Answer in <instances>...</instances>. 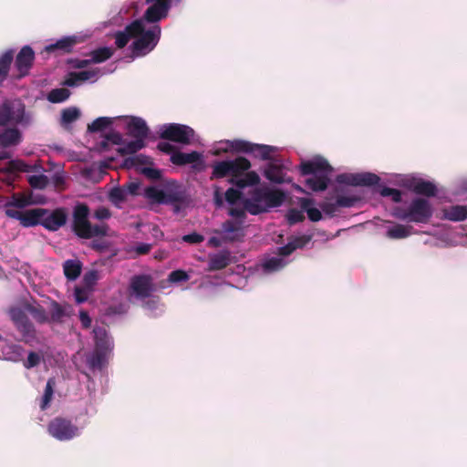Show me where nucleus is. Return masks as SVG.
I'll list each match as a JSON object with an SVG mask.
<instances>
[{"instance_id":"f257e3e1","label":"nucleus","mask_w":467,"mask_h":467,"mask_svg":"<svg viewBox=\"0 0 467 467\" xmlns=\"http://www.w3.org/2000/svg\"><path fill=\"white\" fill-rule=\"evenodd\" d=\"M285 200V194L282 190L261 187L253 190L250 197L243 201V205L250 214L258 215L281 206Z\"/></svg>"},{"instance_id":"f03ea898","label":"nucleus","mask_w":467,"mask_h":467,"mask_svg":"<svg viewBox=\"0 0 467 467\" xmlns=\"http://www.w3.org/2000/svg\"><path fill=\"white\" fill-rule=\"evenodd\" d=\"M433 214L431 203L423 197L414 198L407 208L396 207L393 215L402 221L426 223Z\"/></svg>"},{"instance_id":"7ed1b4c3","label":"nucleus","mask_w":467,"mask_h":467,"mask_svg":"<svg viewBox=\"0 0 467 467\" xmlns=\"http://www.w3.org/2000/svg\"><path fill=\"white\" fill-rule=\"evenodd\" d=\"M252 164L245 157L230 160L231 178L228 182L238 189L255 186L260 182V177L254 171H249Z\"/></svg>"},{"instance_id":"20e7f679","label":"nucleus","mask_w":467,"mask_h":467,"mask_svg":"<svg viewBox=\"0 0 467 467\" xmlns=\"http://www.w3.org/2000/svg\"><path fill=\"white\" fill-rule=\"evenodd\" d=\"M165 204L171 205L174 213L189 207L192 202V197L187 188L177 181H169L166 183Z\"/></svg>"},{"instance_id":"39448f33","label":"nucleus","mask_w":467,"mask_h":467,"mask_svg":"<svg viewBox=\"0 0 467 467\" xmlns=\"http://www.w3.org/2000/svg\"><path fill=\"white\" fill-rule=\"evenodd\" d=\"M10 318L14 322L16 329L22 336V340L32 346L36 341V330L34 324L20 307H13L9 311Z\"/></svg>"},{"instance_id":"423d86ee","label":"nucleus","mask_w":467,"mask_h":467,"mask_svg":"<svg viewBox=\"0 0 467 467\" xmlns=\"http://www.w3.org/2000/svg\"><path fill=\"white\" fill-rule=\"evenodd\" d=\"M161 26H152L150 29L145 30L138 35L137 39L131 45L132 53L136 56L144 55L146 52L152 50L158 44L161 37Z\"/></svg>"},{"instance_id":"0eeeda50","label":"nucleus","mask_w":467,"mask_h":467,"mask_svg":"<svg viewBox=\"0 0 467 467\" xmlns=\"http://www.w3.org/2000/svg\"><path fill=\"white\" fill-rule=\"evenodd\" d=\"M231 149L239 153H250L255 158L263 161H269L272 159V154L275 151L276 148L265 144L253 143L244 140H234L230 141Z\"/></svg>"},{"instance_id":"6e6552de","label":"nucleus","mask_w":467,"mask_h":467,"mask_svg":"<svg viewBox=\"0 0 467 467\" xmlns=\"http://www.w3.org/2000/svg\"><path fill=\"white\" fill-rule=\"evenodd\" d=\"M47 431L58 441H69L79 435L78 426L74 425L71 420L61 417L50 420L47 425Z\"/></svg>"},{"instance_id":"1a4fd4ad","label":"nucleus","mask_w":467,"mask_h":467,"mask_svg":"<svg viewBox=\"0 0 467 467\" xmlns=\"http://www.w3.org/2000/svg\"><path fill=\"white\" fill-rule=\"evenodd\" d=\"M193 135L194 130L191 127L177 123L163 125L160 133L163 140L186 145L191 143Z\"/></svg>"},{"instance_id":"9d476101","label":"nucleus","mask_w":467,"mask_h":467,"mask_svg":"<svg viewBox=\"0 0 467 467\" xmlns=\"http://www.w3.org/2000/svg\"><path fill=\"white\" fill-rule=\"evenodd\" d=\"M88 213L89 209L84 203L76 205L73 211L72 231L82 239H90Z\"/></svg>"},{"instance_id":"9b49d317","label":"nucleus","mask_w":467,"mask_h":467,"mask_svg":"<svg viewBox=\"0 0 467 467\" xmlns=\"http://www.w3.org/2000/svg\"><path fill=\"white\" fill-rule=\"evenodd\" d=\"M34 61V50L29 46H24L16 57L12 78L18 80L29 75Z\"/></svg>"},{"instance_id":"f8f14e48","label":"nucleus","mask_w":467,"mask_h":467,"mask_svg":"<svg viewBox=\"0 0 467 467\" xmlns=\"http://www.w3.org/2000/svg\"><path fill=\"white\" fill-rule=\"evenodd\" d=\"M47 213L45 208H35L19 212L15 209H6L5 215L9 218L16 219L24 227H33L38 224L41 225L43 216Z\"/></svg>"},{"instance_id":"ddd939ff","label":"nucleus","mask_w":467,"mask_h":467,"mask_svg":"<svg viewBox=\"0 0 467 467\" xmlns=\"http://www.w3.org/2000/svg\"><path fill=\"white\" fill-rule=\"evenodd\" d=\"M11 121L16 124L24 123L25 106L22 103L5 101L0 105V125L5 126Z\"/></svg>"},{"instance_id":"4468645a","label":"nucleus","mask_w":467,"mask_h":467,"mask_svg":"<svg viewBox=\"0 0 467 467\" xmlns=\"http://www.w3.org/2000/svg\"><path fill=\"white\" fill-rule=\"evenodd\" d=\"M225 243L243 242L245 232L242 221L226 220L220 230L215 231Z\"/></svg>"},{"instance_id":"2eb2a0df","label":"nucleus","mask_w":467,"mask_h":467,"mask_svg":"<svg viewBox=\"0 0 467 467\" xmlns=\"http://www.w3.org/2000/svg\"><path fill=\"white\" fill-rule=\"evenodd\" d=\"M130 286L135 296L140 299L149 297L154 290L152 278L148 275L132 276Z\"/></svg>"},{"instance_id":"dca6fc26","label":"nucleus","mask_w":467,"mask_h":467,"mask_svg":"<svg viewBox=\"0 0 467 467\" xmlns=\"http://www.w3.org/2000/svg\"><path fill=\"white\" fill-rule=\"evenodd\" d=\"M67 219V214L64 208H57L51 212L47 209L41 225L48 231L56 232L66 224Z\"/></svg>"},{"instance_id":"f3484780","label":"nucleus","mask_w":467,"mask_h":467,"mask_svg":"<svg viewBox=\"0 0 467 467\" xmlns=\"http://www.w3.org/2000/svg\"><path fill=\"white\" fill-rule=\"evenodd\" d=\"M143 31L142 20H134L126 26L123 31H117L114 35L115 44L118 48L127 46L130 39L138 36Z\"/></svg>"},{"instance_id":"a211bd4d","label":"nucleus","mask_w":467,"mask_h":467,"mask_svg":"<svg viewBox=\"0 0 467 467\" xmlns=\"http://www.w3.org/2000/svg\"><path fill=\"white\" fill-rule=\"evenodd\" d=\"M300 171L302 175H319L327 174L329 176L333 171L332 166L323 158L313 161H306L301 163Z\"/></svg>"},{"instance_id":"6ab92c4d","label":"nucleus","mask_w":467,"mask_h":467,"mask_svg":"<svg viewBox=\"0 0 467 467\" xmlns=\"http://www.w3.org/2000/svg\"><path fill=\"white\" fill-rule=\"evenodd\" d=\"M406 187L417 195L425 197H435L438 192L434 182L421 178H412L406 183Z\"/></svg>"},{"instance_id":"aec40b11","label":"nucleus","mask_w":467,"mask_h":467,"mask_svg":"<svg viewBox=\"0 0 467 467\" xmlns=\"http://www.w3.org/2000/svg\"><path fill=\"white\" fill-rule=\"evenodd\" d=\"M127 130L130 136L142 141H145L150 132L146 121L140 117H131L127 124Z\"/></svg>"},{"instance_id":"412c9836","label":"nucleus","mask_w":467,"mask_h":467,"mask_svg":"<svg viewBox=\"0 0 467 467\" xmlns=\"http://www.w3.org/2000/svg\"><path fill=\"white\" fill-rule=\"evenodd\" d=\"M78 43V39L75 36H65L57 40L55 44H50L46 47L47 53L57 52L58 54L70 53L75 45Z\"/></svg>"},{"instance_id":"4be33fe9","label":"nucleus","mask_w":467,"mask_h":467,"mask_svg":"<svg viewBox=\"0 0 467 467\" xmlns=\"http://www.w3.org/2000/svg\"><path fill=\"white\" fill-rule=\"evenodd\" d=\"M95 348L109 352L112 348V342L104 327H95L93 328Z\"/></svg>"},{"instance_id":"5701e85b","label":"nucleus","mask_w":467,"mask_h":467,"mask_svg":"<svg viewBox=\"0 0 467 467\" xmlns=\"http://www.w3.org/2000/svg\"><path fill=\"white\" fill-rule=\"evenodd\" d=\"M231 263V255L228 251H222L209 257L208 269L210 271L223 270Z\"/></svg>"},{"instance_id":"b1692460","label":"nucleus","mask_w":467,"mask_h":467,"mask_svg":"<svg viewBox=\"0 0 467 467\" xmlns=\"http://www.w3.org/2000/svg\"><path fill=\"white\" fill-rule=\"evenodd\" d=\"M98 70H83L79 72H70L65 84L68 87H76L82 82L97 78Z\"/></svg>"},{"instance_id":"393cba45","label":"nucleus","mask_w":467,"mask_h":467,"mask_svg":"<svg viewBox=\"0 0 467 467\" xmlns=\"http://www.w3.org/2000/svg\"><path fill=\"white\" fill-rule=\"evenodd\" d=\"M83 264L78 259H67L63 263V272L66 278L74 281L79 277Z\"/></svg>"},{"instance_id":"a878e982","label":"nucleus","mask_w":467,"mask_h":467,"mask_svg":"<svg viewBox=\"0 0 467 467\" xmlns=\"http://www.w3.org/2000/svg\"><path fill=\"white\" fill-rule=\"evenodd\" d=\"M22 139L21 132L16 128L5 129L0 133V146L10 147L20 143Z\"/></svg>"},{"instance_id":"bb28decb","label":"nucleus","mask_w":467,"mask_h":467,"mask_svg":"<svg viewBox=\"0 0 467 467\" xmlns=\"http://www.w3.org/2000/svg\"><path fill=\"white\" fill-rule=\"evenodd\" d=\"M109 352L100 349H94L93 353L87 357V364L92 370H101L106 364V358Z\"/></svg>"},{"instance_id":"cd10ccee","label":"nucleus","mask_w":467,"mask_h":467,"mask_svg":"<svg viewBox=\"0 0 467 467\" xmlns=\"http://www.w3.org/2000/svg\"><path fill=\"white\" fill-rule=\"evenodd\" d=\"M330 179L327 174H319L317 176L313 175V177L307 178L305 181V184L313 192H322L327 188Z\"/></svg>"},{"instance_id":"c85d7f7f","label":"nucleus","mask_w":467,"mask_h":467,"mask_svg":"<svg viewBox=\"0 0 467 467\" xmlns=\"http://www.w3.org/2000/svg\"><path fill=\"white\" fill-rule=\"evenodd\" d=\"M298 203L302 209V211L307 213V217L312 222H318L322 219L321 212L312 205L315 203V201L311 198H299Z\"/></svg>"},{"instance_id":"c756f323","label":"nucleus","mask_w":467,"mask_h":467,"mask_svg":"<svg viewBox=\"0 0 467 467\" xmlns=\"http://www.w3.org/2000/svg\"><path fill=\"white\" fill-rule=\"evenodd\" d=\"M201 158V154L197 151H192L190 153H184L176 151L171 156V161L178 166H182L190 163L198 161Z\"/></svg>"},{"instance_id":"7c9ffc66","label":"nucleus","mask_w":467,"mask_h":467,"mask_svg":"<svg viewBox=\"0 0 467 467\" xmlns=\"http://www.w3.org/2000/svg\"><path fill=\"white\" fill-rule=\"evenodd\" d=\"M265 177L274 183H283L285 182V173L280 165L269 163L264 172Z\"/></svg>"},{"instance_id":"2f4dec72","label":"nucleus","mask_w":467,"mask_h":467,"mask_svg":"<svg viewBox=\"0 0 467 467\" xmlns=\"http://www.w3.org/2000/svg\"><path fill=\"white\" fill-rule=\"evenodd\" d=\"M412 226L396 223L394 226L389 228L386 232V236L389 239H404L411 234Z\"/></svg>"},{"instance_id":"473e14b6","label":"nucleus","mask_w":467,"mask_h":467,"mask_svg":"<svg viewBox=\"0 0 467 467\" xmlns=\"http://www.w3.org/2000/svg\"><path fill=\"white\" fill-rule=\"evenodd\" d=\"M231 177L230 160L217 161L213 165V171L210 180L223 179L224 177Z\"/></svg>"},{"instance_id":"72a5a7b5","label":"nucleus","mask_w":467,"mask_h":467,"mask_svg":"<svg viewBox=\"0 0 467 467\" xmlns=\"http://www.w3.org/2000/svg\"><path fill=\"white\" fill-rule=\"evenodd\" d=\"M32 203L31 197L28 195H26L25 193H14L10 200L7 201L5 204V210L6 209H13V207L16 208H25Z\"/></svg>"},{"instance_id":"f704fd0d","label":"nucleus","mask_w":467,"mask_h":467,"mask_svg":"<svg viewBox=\"0 0 467 467\" xmlns=\"http://www.w3.org/2000/svg\"><path fill=\"white\" fill-rule=\"evenodd\" d=\"M13 60L14 51L12 49L5 51L0 57V83L6 79Z\"/></svg>"},{"instance_id":"c9c22d12","label":"nucleus","mask_w":467,"mask_h":467,"mask_svg":"<svg viewBox=\"0 0 467 467\" xmlns=\"http://www.w3.org/2000/svg\"><path fill=\"white\" fill-rule=\"evenodd\" d=\"M145 145V141L135 139L134 140L128 141L126 143L123 142L122 147H119L117 151L120 156L130 155L143 149Z\"/></svg>"},{"instance_id":"e433bc0d","label":"nucleus","mask_w":467,"mask_h":467,"mask_svg":"<svg viewBox=\"0 0 467 467\" xmlns=\"http://www.w3.org/2000/svg\"><path fill=\"white\" fill-rule=\"evenodd\" d=\"M25 309L32 315L35 320L40 324L48 321L47 314L45 308L40 305L26 304Z\"/></svg>"},{"instance_id":"4c0bfd02","label":"nucleus","mask_w":467,"mask_h":467,"mask_svg":"<svg viewBox=\"0 0 467 467\" xmlns=\"http://www.w3.org/2000/svg\"><path fill=\"white\" fill-rule=\"evenodd\" d=\"M145 196L156 203L165 204L166 186L162 190L155 186L147 187Z\"/></svg>"},{"instance_id":"58836bf2","label":"nucleus","mask_w":467,"mask_h":467,"mask_svg":"<svg viewBox=\"0 0 467 467\" xmlns=\"http://www.w3.org/2000/svg\"><path fill=\"white\" fill-rule=\"evenodd\" d=\"M113 49L111 47H99L90 52L92 63H102L109 59L113 56Z\"/></svg>"},{"instance_id":"ea45409f","label":"nucleus","mask_w":467,"mask_h":467,"mask_svg":"<svg viewBox=\"0 0 467 467\" xmlns=\"http://www.w3.org/2000/svg\"><path fill=\"white\" fill-rule=\"evenodd\" d=\"M447 217L451 221L460 222L467 219V206L465 205H453L448 213Z\"/></svg>"},{"instance_id":"a19ab883","label":"nucleus","mask_w":467,"mask_h":467,"mask_svg":"<svg viewBox=\"0 0 467 467\" xmlns=\"http://www.w3.org/2000/svg\"><path fill=\"white\" fill-rule=\"evenodd\" d=\"M55 385H56L55 379L54 378L48 379L46 388H45L44 395L42 397L41 403H40L41 410H44L49 406V404L52 400V398H53Z\"/></svg>"},{"instance_id":"79ce46f5","label":"nucleus","mask_w":467,"mask_h":467,"mask_svg":"<svg viewBox=\"0 0 467 467\" xmlns=\"http://www.w3.org/2000/svg\"><path fill=\"white\" fill-rule=\"evenodd\" d=\"M112 119L109 117H99L88 125L89 132L102 131L112 124Z\"/></svg>"},{"instance_id":"37998d69","label":"nucleus","mask_w":467,"mask_h":467,"mask_svg":"<svg viewBox=\"0 0 467 467\" xmlns=\"http://www.w3.org/2000/svg\"><path fill=\"white\" fill-rule=\"evenodd\" d=\"M70 96V91L67 88H54L48 95L47 99L52 103H61L67 100Z\"/></svg>"},{"instance_id":"c03bdc74","label":"nucleus","mask_w":467,"mask_h":467,"mask_svg":"<svg viewBox=\"0 0 467 467\" xmlns=\"http://www.w3.org/2000/svg\"><path fill=\"white\" fill-rule=\"evenodd\" d=\"M380 181L379 176L371 172L358 173V186H374Z\"/></svg>"},{"instance_id":"a18cd8bd","label":"nucleus","mask_w":467,"mask_h":467,"mask_svg":"<svg viewBox=\"0 0 467 467\" xmlns=\"http://www.w3.org/2000/svg\"><path fill=\"white\" fill-rule=\"evenodd\" d=\"M80 117V111L75 107L67 108L61 112L62 125L70 124Z\"/></svg>"},{"instance_id":"49530a36","label":"nucleus","mask_w":467,"mask_h":467,"mask_svg":"<svg viewBox=\"0 0 467 467\" xmlns=\"http://www.w3.org/2000/svg\"><path fill=\"white\" fill-rule=\"evenodd\" d=\"M67 316L64 307L57 301L51 302L50 319L52 322L61 323L63 317Z\"/></svg>"},{"instance_id":"de8ad7c7","label":"nucleus","mask_w":467,"mask_h":467,"mask_svg":"<svg viewBox=\"0 0 467 467\" xmlns=\"http://www.w3.org/2000/svg\"><path fill=\"white\" fill-rule=\"evenodd\" d=\"M127 197L128 195L123 187H114L109 193V201L115 205H119L126 201Z\"/></svg>"},{"instance_id":"09e8293b","label":"nucleus","mask_w":467,"mask_h":467,"mask_svg":"<svg viewBox=\"0 0 467 467\" xmlns=\"http://www.w3.org/2000/svg\"><path fill=\"white\" fill-rule=\"evenodd\" d=\"M284 265L285 262L282 258L272 257L264 263L263 267L266 272H275L282 269Z\"/></svg>"},{"instance_id":"8fccbe9b","label":"nucleus","mask_w":467,"mask_h":467,"mask_svg":"<svg viewBox=\"0 0 467 467\" xmlns=\"http://www.w3.org/2000/svg\"><path fill=\"white\" fill-rule=\"evenodd\" d=\"M379 193L383 197H390L394 202H400L402 200L401 192L398 189L389 188V187H382L379 191Z\"/></svg>"},{"instance_id":"3c124183","label":"nucleus","mask_w":467,"mask_h":467,"mask_svg":"<svg viewBox=\"0 0 467 467\" xmlns=\"http://www.w3.org/2000/svg\"><path fill=\"white\" fill-rule=\"evenodd\" d=\"M99 275L97 270L88 271L83 276V285L87 289L92 290L99 280Z\"/></svg>"},{"instance_id":"603ef678","label":"nucleus","mask_w":467,"mask_h":467,"mask_svg":"<svg viewBox=\"0 0 467 467\" xmlns=\"http://www.w3.org/2000/svg\"><path fill=\"white\" fill-rule=\"evenodd\" d=\"M190 279L189 275L181 269L174 270L168 275V281L171 283L186 282Z\"/></svg>"},{"instance_id":"864d4df0","label":"nucleus","mask_w":467,"mask_h":467,"mask_svg":"<svg viewBox=\"0 0 467 467\" xmlns=\"http://www.w3.org/2000/svg\"><path fill=\"white\" fill-rule=\"evenodd\" d=\"M286 217L289 224L301 223L305 220L303 212L295 208H292L288 211Z\"/></svg>"},{"instance_id":"5fc2aeb1","label":"nucleus","mask_w":467,"mask_h":467,"mask_svg":"<svg viewBox=\"0 0 467 467\" xmlns=\"http://www.w3.org/2000/svg\"><path fill=\"white\" fill-rule=\"evenodd\" d=\"M337 182L338 183H343V184H347V185L358 186V173H356V174H351V173L339 174L337 177Z\"/></svg>"},{"instance_id":"6e6d98bb","label":"nucleus","mask_w":467,"mask_h":467,"mask_svg":"<svg viewBox=\"0 0 467 467\" xmlns=\"http://www.w3.org/2000/svg\"><path fill=\"white\" fill-rule=\"evenodd\" d=\"M28 182L33 188L36 189H44L47 184V179L45 175H32Z\"/></svg>"},{"instance_id":"4d7b16f0","label":"nucleus","mask_w":467,"mask_h":467,"mask_svg":"<svg viewBox=\"0 0 467 467\" xmlns=\"http://www.w3.org/2000/svg\"><path fill=\"white\" fill-rule=\"evenodd\" d=\"M91 290L83 286H76L74 290L75 300L77 303L81 304L88 300V294Z\"/></svg>"},{"instance_id":"13d9d810","label":"nucleus","mask_w":467,"mask_h":467,"mask_svg":"<svg viewBox=\"0 0 467 467\" xmlns=\"http://www.w3.org/2000/svg\"><path fill=\"white\" fill-rule=\"evenodd\" d=\"M224 196L228 203L234 204L241 199L242 192H240L238 189L229 188L225 192Z\"/></svg>"},{"instance_id":"bf43d9fd","label":"nucleus","mask_w":467,"mask_h":467,"mask_svg":"<svg viewBox=\"0 0 467 467\" xmlns=\"http://www.w3.org/2000/svg\"><path fill=\"white\" fill-rule=\"evenodd\" d=\"M41 361V357L36 352L31 351L27 356V359L24 362V367L27 369L36 367Z\"/></svg>"},{"instance_id":"052dcab7","label":"nucleus","mask_w":467,"mask_h":467,"mask_svg":"<svg viewBox=\"0 0 467 467\" xmlns=\"http://www.w3.org/2000/svg\"><path fill=\"white\" fill-rule=\"evenodd\" d=\"M358 200L355 196H337L336 199L338 207H352Z\"/></svg>"},{"instance_id":"680f3d73","label":"nucleus","mask_w":467,"mask_h":467,"mask_svg":"<svg viewBox=\"0 0 467 467\" xmlns=\"http://www.w3.org/2000/svg\"><path fill=\"white\" fill-rule=\"evenodd\" d=\"M107 231H108V226L103 224V225H91L90 224V229H89V233H90V238L92 237H95V236H105L107 235Z\"/></svg>"},{"instance_id":"e2e57ef3","label":"nucleus","mask_w":467,"mask_h":467,"mask_svg":"<svg viewBox=\"0 0 467 467\" xmlns=\"http://www.w3.org/2000/svg\"><path fill=\"white\" fill-rule=\"evenodd\" d=\"M296 249L293 241L288 242L285 245L278 248V254L282 256L290 255Z\"/></svg>"},{"instance_id":"0e129e2a","label":"nucleus","mask_w":467,"mask_h":467,"mask_svg":"<svg viewBox=\"0 0 467 467\" xmlns=\"http://www.w3.org/2000/svg\"><path fill=\"white\" fill-rule=\"evenodd\" d=\"M312 239V235H302L299 237L294 238L292 241L296 246V249L303 248L306 246Z\"/></svg>"},{"instance_id":"69168bd1","label":"nucleus","mask_w":467,"mask_h":467,"mask_svg":"<svg viewBox=\"0 0 467 467\" xmlns=\"http://www.w3.org/2000/svg\"><path fill=\"white\" fill-rule=\"evenodd\" d=\"M106 139L114 145H122L123 138L119 132H109L106 134Z\"/></svg>"},{"instance_id":"338daca9","label":"nucleus","mask_w":467,"mask_h":467,"mask_svg":"<svg viewBox=\"0 0 467 467\" xmlns=\"http://www.w3.org/2000/svg\"><path fill=\"white\" fill-rule=\"evenodd\" d=\"M111 213L106 207H99L94 212V217L98 220L109 219Z\"/></svg>"},{"instance_id":"774afa93","label":"nucleus","mask_w":467,"mask_h":467,"mask_svg":"<svg viewBox=\"0 0 467 467\" xmlns=\"http://www.w3.org/2000/svg\"><path fill=\"white\" fill-rule=\"evenodd\" d=\"M338 205L337 204V201L335 202H324L321 205V209L323 212L329 215H334L337 211Z\"/></svg>"}]
</instances>
